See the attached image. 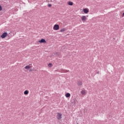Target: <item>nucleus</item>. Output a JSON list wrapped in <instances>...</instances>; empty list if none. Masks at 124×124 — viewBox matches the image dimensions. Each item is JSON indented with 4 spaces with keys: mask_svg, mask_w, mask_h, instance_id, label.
Segmentation results:
<instances>
[{
    "mask_svg": "<svg viewBox=\"0 0 124 124\" xmlns=\"http://www.w3.org/2000/svg\"><path fill=\"white\" fill-rule=\"evenodd\" d=\"M60 29V26L58 24H55L53 27V30L54 31H58Z\"/></svg>",
    "mask_w": 124,
    "mask_h": 124,
    "instance_id": "f257e3e1",
    "label": "nucleus"
},
{
    "mask_svg": "<svg viewBox=\"0 0 124 124\" xmlns=\"http://www.w3.org/2000/svg\"><path fill=\"white\" fill-rule=\"evenodd\" d=\"M6 36H7V32H4L1 35L0 37L1 38H5V37H6Z\"/></svg>",
    "mask_w": 124,
    "mask_h": 124,
    "instance_id": "f03ea898",
    "label": "nucleus"
},
{
    "mask_svg": "<svg viewBox=\"0 0 124 124\" xmlns=\"http://www.w3.org/2000/svg\"><path fill=\"white\" fill-rule=\"evenodd\" d=\"M62 114L60 113H57V116L56 117L57 120H61L62 119Z\"/></svg>",
    "mask_w": 124,
    "mask_h": 124,
    "instance_id": "7ed1b4c3",
    "label": "nucleus"
},
{
    "mask_svg": "<svg viewBox=\"0 0 124 124\" xmlns=\"http://www.w3.org/2000/svg\"><path fill=\"white\" fill-rule=\"evenodd\" d=\"M81 20H82V22H86V21L87 20V17H86V16H83L81 17Z\"/></svg>",
    "mask_w": 124,
    "mask_h": 124,
    "instance_id": "20e7f679",
    "label": "nucleus"
},
{
    "mask_svg": "<svg viewBox=\"0 0 124 124\" xmlns=\"http://www.w3.org/2000/svg\"><path fill=\"white\" fill-rule=\"evenodd\" d=\"M40 43H46V40L44 39H42L41 40L39 41Z\"/></svg>",
    "mask_w": 124,
    "mask_h": 124,
    "instance_id": "39448f33",
    "label": "nucleus"
},
{
    "mask_svg": "<svg viewBox=\"0 0 124 124\" xmlns=\"http://www.w3.org/2000/svg\"><path fill=\"white\" fill-rule=\"evenodd\" d=\"M31 67V64H30L29 65L26 66L25 67V69H30Z\"/></svg>",
    "mask_w": 124,
    "mask_h": 124,
    "instance_id": "423d86ee",
    "label": "nucleus"
},
{
    "mask_svg": "<svg viewBox=\"0 0 124 124\" xmlns=\"http://www.w3.org/2000/svg\"><path fill=\"white\" fill-rule=\"evenodd\" d=\"M68 71H69V70H64V69H61V72H62V73H66L67 72H68Z\"/></svg>",
    "mask_w": 124,
    "mask_h": 124,
    "instance_id": "0eeeda50",
    "label": "nucleus"
},
{
    "mask_svg": "<svg viewBox=\"0 0 124 124\" xmlns=\"http://www.w3.org/2000/svg\"><path fill=\"white\" fill-rule=\"evenodd\" d=\"M83 12L85 13V14H88V13H89V10L87 9H83Z\"/></svg>",
    "mask_w": 124,
    "mask_h": 124,
    "instance_id": "6e6552de",
    "label": "nucleus"
},
{
    "mask_svg": "<svg viewBox=\"0 0 124 124\" xmlns=\"http://www.w3.org/2000/svg\"><path fill=\"white\" fill-rule=\"evenodd\" d=\"M77 85L78 86H82V81H81L80 80L78 81Z\"/></svg>",
    "mask_w": 124,
    "mask_h": 124,
    "instance_id": "1a4fd4ad",
    "label": "nucleus"
},
{
    "mask_svg": "<svg viewBox=\"0 0 124 124\" xmlns=\"http://www.w3.org/2000/svg\"><path fill=\"white\" fill-rule=\"evenodd\" d=\"M81 93L82 95L86 94H87V92H86V91H85V90H82L81 92Z\"/></svg>",
    "mask_w": 124,
    "mask_h": 124,
    "instance_id": "9d476101",
    "label": "nucleus"
},
{
    "mask_svg": "<svg viewBox=\"0 0 124 124\" xmlns=\"http://www.w3.org/2000/svg\"><path fill=\"white\" fill-rule=\"evenodd\" d=\"M68 5L72 6V5H73V2L72 1H69L68 2Z\"/></svg>",
    "mask_w": 124,
    "mask_h": 124,
    "instance_id": "9b49d317",
    "label": "nucleus"
},
{
    "mask_svg": "<svg viewBox=\"0 0 124 124\" xmlns=\"http://www.w3.org/2000/svg\"><path fill=\"white\" fill-rule=\"evenodd\" d=\"M24 93L26 95H27V94H29V91H28V90L25 91L24 92Z\"/></svg>",
    "mask_w": 124,
    "mask_h": 124,
    "instance_id": "f8f14e48",
    "label": "nucleus"
},
{
    "mask_svg": "<svg viewBox=\"0 0 124 124\" xmlns=\"http://www.w3.org/2000/svg\"><path fill=\"white\" fill-rule=\"evenodd\" d=\"M66 31V29L63 28L60 31L61 32H64V31Z\"/></svg>",
    "mask_w": 124,
    "mask_h": 124,
    "instance_id": "ddd939ff",
    "label": "nucleus"
},
{
    "mask_svg": "<svg viewBox=\"0 0 124 124\" xmlns=\"http://www.w3.org/2000/svg\"><path fill=\"white\" fill-rule=\"evenodd\" d=\"M65 96H66V97H69V96H70V93H66Z\"/></svg>",
    "mask_w": 124,
    "mask_h": 124,
    "instance_id": "4468645a",
    "label": "nucleus"
},
{
    "mask_svg": "<svg viewBox=\"0 0 124 124\" xmlns=\"http://www.w3.org/2000/svg\"><path fill=\"white\" fill-rule=\"evenodd\" d=\"M48 6L49 7H51V6H52V4H48Z\"/></svg>",
    "mask_w": 124,
    "mask_h": 124,
    "instance_id": "2eb2a0df",
    "label": "nucleus"
},
{
    "mask_svg": "<svg viewBox=\"0 0 124 124\" xmlns=\"http://www.w3.org/2000/svg\"><path fill=\"white\" fill-rule=\"evenodd\" d=\"M2 10V8L1 7V6L0 5V11H1Z\"/></svg>",
    "mask_w": 124,
    "mask_h": 124,
    "instance_id": "dca6fc26",
    "label": "nucleus"
},
{
    "mask_svg": "<svg viewBox=\"0 0 124 124\" xmlns=\"http://www.w3.org/2000/svg\"><path fill=\"white\" fill-rule=\"evenodd\" d=\"M48 66H49V67H51V66H52V64L49 63V64H48Z\"/></svg>",
    "mask_w": 124,
    "mask_h": 124,
    "instance_id": "f3484780",
    "label": "nucleus"
},
{
    "mask_svg": "<svg viewBox=\"0 0 124 124\" xmlns=\"http://www.w3.org/2000/svg\"><path fill=\"white\" fill-rule=\"evenodd\" d=\"M100 73L99 72V71H98V72H97V74H100Z\"/></svg>",
    "mask_w": 124,
    "mask_h": 124,
    "instance_id": "a211bd4d",
    "label": "nucleus"
},
{
    "mask_svg": "<svg viewBox=\"0 0 124 124\" xmlns=\"http://www.w3.org/2000/svg\"><path fill=\"white\" fill-rule=\"evenodd\" d=\"M123 16H124V13L123 14Z\"/></svg>",
    "mask_w": 124,
    "mask_h": 124,
    "instance_id": "6ab92c4d",
    "label": "nucleus"
},
{
    "mask_svg": "<svg viewBox=\"0 0 124 124\" xmlns=\"http://www.w3.org/2000/svg\"><path fill=\"white\" fill-rule=\"evenodd\" d=\"M29 71H31V69H30V70H29Z\"/></svg>",
    "mask_w": 124,
    "mask_h": 124,
    "instance_id": "aec40b11",
    "label": "nucleus"
}]
</instances>
